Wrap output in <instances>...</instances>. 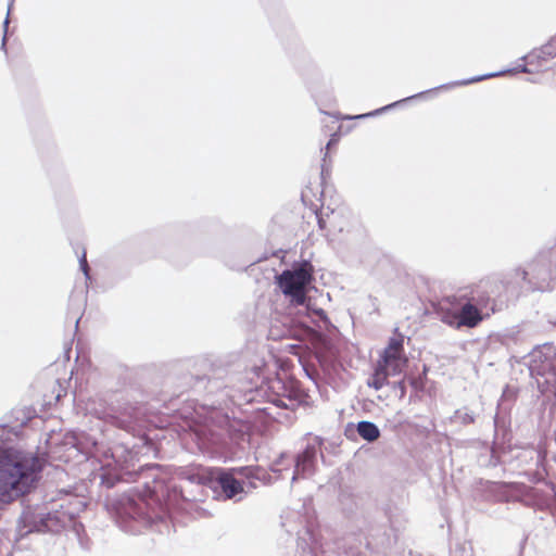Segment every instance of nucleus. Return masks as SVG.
I'll return each mask as SVG.
<instances>
[{
	"label": "nucleus",
	"mask_w": 556,
	"mask_h": 556,
	"mask_svg": "<svg viewBox=\"0 0 556 556\" xmlns=\"http://www.w3.org/2000/svg\"><path fill=\"white\" fill-rule=\"evenodd\" d=\"M43 464L30 453L13 448L0 450V502L12 503L34 490Z\"/></svg>",
	"instance_id": "obj_1"
},
{
	"label": "nucleus",
	"mask_w": 556,
	"mask_h": 556,
	"mask_svg": "<svg viewBox=\"0 0 556 556\" xmlns=\"http://www.w3.org/2000/svg\"><path fill=\"white\" fill-rule=\"evenodd\" d=\"M492 302L488 291L471 288L454 298L452 304L457 306L458 309L454 314L444 316L443 321L456 329L463 327L476 328L491 316V313H484L483 311Z\"/></svg>",
	"instance_id": "obj_2"
},
{
	"label": "nucleus",
	"mask_w": 556,
	"mask_h": 556,
	"mask_svg": "<svg viewBox=\"0 0 556 556\" xmlns=\"http://www.w3.org/2000/svg\"><path fill=\"white\" fill-rule=\"evenodd\" d=\"M407 365L408 358L404 352L403 338H391L377 362L375 370L368 380V386L375 390L382 389L388 384L389 376L402 374Z\"/></svg>",
	"instance_id": "obj_3"
},
{
	"label": "nucleus",
	"mask_w": 556,
	"mask_h": 556,
	"mask_svg": "<svg viewBox=\"0 0 556 556\" xmlns=\"http://www.w3.org/2000/svg\"><path fill=\"white\" fill-rule=\"evenodd\" d=\"M314 267L304 261L293 269L283 270L277 277V285L282 293L291 298L295 305H303L306 301V286L313 280Z\"/></svg>",
	"instance_id": "obj_4"
},
{
	"label": "nucleus",
	"mask_w": 556,
	"mask_h": 556,
	"mask_svg": "<svg viewBox=\"0 0 556 556\" xmlns=\"http://www.w3.org/2000/svg\"><path fill=\"white\" fill-rule=\"evenodd\" d=\"M245 468H232L229 470L215 468L210 470L208 478L216 483L227 498H232L243 492V484L236 479V475H244Z\"/></svg>",
	"instance_id": "obj_5"
},
{
	"label": "nucleus",
	"mask_w": 556,
	"mask_h": 556,
	"mask_svg": "<svg viewBox=\"0 0 556 556\" xmlns=\"http://www.w3.org/2000/svg\"><path fill=\"white\" fill-rule=\"evenodd\" d=\"M314 457L315 454L311 450H305L302 454H300L296 458V467L295 475L293 479L296 477H305L307 473H312L314 469Z\"/></svg>",
	"instance_id": "obj_6"
},
{
	"label": "nucleus",
	"mask_w": 556,
	"mask_h": 556,
	"mask_svg": "<svg viewBox=\"0 0 556 556\" xmlns=\"http://www.w3.org/2000/svg\"><path fill=\"white\" fill-rule=\"evenodd\" d=\"M357 432L364 440L370 442L377 440L380 435L378 427L370 421L358 422Z\"/></svg>",
	"instance_id": "obj_7"
},
{
	"label": "nucleus",
	"mask_w": 556,
	"mask_h": 556,
	"mask_svg": "<svg viewBox=\"0 0 556 556\" xmlns=\"http://www.w3.org/2000/svg\"><path fill=\"white\" fill-rule=\"evenodd\" d=\"M544 56L554 59L556 56V37L552 38L541 50Z\"/></svg>",
	"instance_id": "obj_8"
},
{
	"label": "nucleus",
	"mask_w": 556,
	"mask_h": 556,
	"mask_svg": "<svg viewBox=\"0 0 556 556\" xmlns=\"http://www.w3.org/2000/svg\"><path fill=\"white\" fill-rule=\"evenodd\" d=\"M393 388L400 391V397H403L406 393L405 380L402 379L394 383Z\"/></svg>",
	"instance_id": "obj_9"
},
{
	"label": "nucleus",
	"mask_w": 556,
	"mask_h": 556,
	"mask_svg": "<svg viewBox=\"0 0 556 556\" xmlns=\"http://www.w3.org/2000/svg\"><path fill=\"white\" fill-rule=\"evenodd\" d=\"M80 267L86 276H88L89 273V266L86 257V253L83 254V256L79 260Z\"/></svg>",
	"instance_id": "obj_10"
},
{
	"label": "nucleus",
	"mask_w": 556,
	"mask_h": 556,
	"mask_svg": "<svg viewBox=\"0 0 556 556\" xmlns=\"http://www.w3.org/2000/svg\"><path fill=\"white\" fill-rule=\"evenodd\" d=\"M271 388L273 389H275V388L281 389L282 381L279 378L271 380Z\"/></svg>",
	"instance_id": "obj_11"
},
{
	"label": "nucleus",
	"mask_w": 556,
	"mask_h": 556,
	"mask_svg": "<svg viewBox=\"0 0 556 556\" xmlns=\"http://www.w3.org/2000/svg\"><path fill=\"white\" fill-rule=\"evenodd\" d=\"M338 140H339V139L336 137V135H333V136L330 138V140L328 141V143H327V149L329 150V149H330V147H332L333 144H336V143L338 142Z\"/></svg>",
	"instance_id": "obj_12"
},
{
	"label": "nucleus",
	"mask_w": 556,
	"mask_h": 556,
	"mask_svg": "<svg viewBox=\"0 0 556 556\" xmlns=\"http://www.w3.org/2000/svg\"><path fill=\"white\" fill-rule=\"evenodd\" d=\"M77 511H78V509H75V510L67 509V510H66V514H67L70 517H73Z\"/></svg>",
	"instance_id": "obj_13"
},
{
	"label": "nucleus",
	"mask_w": 556,
	"mask_h": 556,
	"mask_svg": "<svg viewBox=\"0 0 556 556\" xmlns=\"http://www.w3.org/2000/svg\"><path fill=\"white\" fill-rule=\"evenodd\" d=\"M76 504L78 505H83L81 501H79L77 497H73L72 498Z\"/></svg>",
	"instance_id": "obj_14"
},
{
	"label": "nucleus",
	"mask_w": 556,
	"mask_h": 556,
	"mask_svg": "<svg viewBox=\"0 0 556 556\" xmlns=\"http://www.w3.org/2000/svg\"><path fill=\"white\" fill-rule=\"evenodd\" d=\"M274 402H275L277 405H281V404H282L281 400H274Z\"/></svg>",
	"instance_id": "obj_15"
},
{
	"label": "nucleus",
	"mask_w": 556,
	"mask_h": 556,
	"mask_svg": "<svg viewBox=\"0 0 556 556\" xmlns=\"http://www.w3.org/2000/svg\"><path fill=\"white\" fill-rule=\"evenodd\" d=\"M319 227H320V228H324V225H323L321 219H319Z\"/></svg>",
	"instance_id": "obj_16"
}]
</instances>
